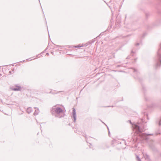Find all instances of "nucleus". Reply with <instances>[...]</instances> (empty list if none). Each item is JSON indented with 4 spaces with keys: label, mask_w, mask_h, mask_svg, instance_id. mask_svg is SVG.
<instances>
[{
    "label": "nucleus",
    "mask_w": 161,
    "mask_h": 161,
    "mask_svg": "<svg viewBox=\"0 0 161 161\" xmlns=\"http://www.w3.org/2000/svg\"><path fill=\"white\" fill-rule=\"evenodd\" d=\"M51 112L53 115L59 118H61L64 116V113L63 110L61 108L56 106L53 107Z\"/></svg>",
    "instance_id": "f257e3e1"
},
{
    "label": "nucleus",
    "mask_w": 161,
    "mask_h": 161,
    "mask_svg": "<svg viewBox=\"0 0 161 161\" xmlns=\"http://www.w3.org/2000/svg\"><path fill=\"white\" fill-rule=\"evenodd\" d=\"M132 127L134 130H135L137 134H138L139 136H140L143 139H147V136L152 135V134H147L145 133H143L142 132L140 128V127L138 125L135 124L132 125Z\"/></svg>",
    "instance_id": "f03ea898"
},
{
    "label": "nucleus",
    "mask_w": 161,
    "mask_h": 161,
    "mask_svg": "<svg viewBox=\"0 0 161 161\" xmlns=\"http://www.w3.org/2000/svg\"><path fill=\"white\" fill-rule=\"evenodd\" d=\"M156 62V68L159 67L161 64V44L160 45V48L157 53V56L155 59Z\"/></svg>",
    "instance_id": "7ed1b4c3"
},
{
    "label": "nucleus",
    "mask_w": 161,
    "mask_h": 161,
    "mask_svg": "<svg viewBox=\"0 0 161 161\" xmlns=\"http://www.w3.org/2000/svg\"><path fill=\"white\" fill-rule=\"evenodd\" d=\"M72 117L73 118V121L75 122L76 120V111L75 108H73Z\"/></svg>",
    "instance_id": "20e7f679"
},
{
    "label": "nucleus",
    "mask_w": 161,
    "mask_h": 161,
    "mask_svg": "<svg viewBox=\"0 0 161 161\" xmlns=\"http://www.w3.org/2000/svg\"><path fill=\"white\" fill-rule=\"evenodd\" d=\"M12 90L14 91H20L21 89V88L20 86H17V85L15 87H12L11 88Z\"/></svg>",
    "instance_id": "39448f33"
},
{
    "label": "nucleus",
    "mask_w": 161,
    "mask_h": 161,
    "mask_svg": "<svg viewBox=\"0 0 161 161\" xmlns=\"http://www.w3.org/2000/svg\"><path fill=\"white\" fill-rule=\"evenodd\" d=\"M143 156H144V159H145L146 161H149V156L147 154L142 153Z\"/></svg>",
    "instance_id": "423d86ee"
},
{
    "label": "nucleus",
    "mask_w": 161,
    "mask_h": 161,
    "mask_svg": "<svg viewBox=\"0 0 161 161\" xmlns=\"http://www.w3.org/2000/svg\"><path fill=\"white\" fill-rule=\"evenodd\" d=\"M32 111V109L31 107H29L27 109V112L28 114H30Z\"/></svg>",
    "instance_id": "0eeeda50"
},
{
    "label": "nucleus",
    "mask_w": 161,
    "mask_h": 161,
    "mask_svg": "<svg viewBox=\"0 0 161 161\" xmlns=\"http://www.w3.org/2000/svg\"><path fill=\"white\" fill-rule=\"evenodd\" d=\"M39 112V109L38 108L36 109L35 112L34 113V115H37Z\"/></svg>",
    "instance_id": "6e6552de"
},
{
    "label": "nucleus",
    "mask_w": 161,
    "mask_h": 161,
    "mask_svg": "<svg viewBox=\"0 0 161 161\" xmlns=\"http://www.w3.org/2000/svg\"><path fill=\"white\" fill-rule=\"evenodd\" d=\"M136 158L137 160L138 161H141L140 158H139V157L138 156H137V155L136 156Z\"/></svg>",
    "instance_id": "1a4fd4ad"
},
{
    "label": "nucleus",
    "mask_w": 161,
    "mask_h": 161,
    "mask_svg": "<svg viewBox=\"0 0 161 161\" xmlns=\"http://www.w3.org/2000/svg\"><path fill=\"white\" fill-rule=\"evenodd\" d=\"M82 46H80V44L78 46H74V47H82Z\"/></svg>",
    "instance_id": "9d476101"
},
{
    "label": "nucleus",
    "mask_w": 161,
    "mask_h": 161,
    "mask_svg": "<svg viewBox=\"0 0 161 161\" xmlns=\"http://www.w3.org/2000/svg\"><path fill=\"white\" fill-rule=\"evenodd\" d=\"M31 58H29L27 59V60L28 61H30L31 60H32L36 58H34L32 59H31Z\"/></svg>",
    "instance_id": "9b49d317"
},
{
    "label": "nucleus",
    "mask_w": 161,
    "mask_h": 161,
    "mask_svg": "<svg viewBox=\"0 0 161 161\" xmlns=\"http://www.w3.org/2000/svg\"><path fill=\"white\" fill-rule=\"evenodd\" d=\"M134 72L136 74H137V70L135 69H134Z\"/></svg>",
    "instance_id": "f8f14e48"
},
{
    "label": "nucleus",
    "mask_w": 161,
    "mask_h": 161,
    "mask_svg": "<svg viewBox=\"0 0 161 161\" xmlns=\"http://www.w3.org/2000/svg\"><path fill=\"white\" fill-rule=\"evenodd\" d=\"M159 125H161V120H160L159 122Z\"/></svg>",
    "instance_id": "ddd939ff"
},
{
    "label": "nucleus",
    "mask_w": 161,
    "mask_h": 161,
    "mask_svg": "<svg viewBox=\"0 0 161 161\" xmlns=\"http://www.w3.org/2000/svg\"><path fill=\"white\" fill-rule=\"evenodd\" d=\"M139 45V43H136V46H138V45Z\"/></svg>",
    "instance_id": "4468645a"
},
{
    "label": "nucleus",
    "mask_w": 161,
    "mask_h": 161,
    "mask_svg": "<svg viewBox=\"0 0 161 161\" xmlns=\"http://www.w3.org/2000/svg\"><path fill=\"white\" fill-rule=\"evenodd\" d=\"M107 128H108V131H109V133H108V134H109H109H110V132H109V129H108V127H107Z\"/></svg>",
    "instance_id": "2eb2a0df"
},
{
    "label": "nucleus",
    "mask_w": 161,
    "mask_h": 161,
    "mask_svg": "<svg viewBox=\"0 0 161 161\" xmlns=\"http://www.w3.org/2000/svg\"><path fill=\"white\" fill-rule=\"evenodd\" d=\"M46 54H47V55H49V53H46Z\"/></svg>",
    "instance_id": "dca6fc26"
},
{
    "label": "nucleus",
    "mask_w": 161,
    "mask_h": 161,
    "mask_svg": "<svg viewBox=\"0 0 161 161\" xmlns=\"http://www.w3.org/2000/svg\"><path fill=\"white\" fill-rule=\"evenodd\" d=\"M9 73H10V74L11 73V71H9Z\"/></svg>",
    "instance_id": "f3484780"
},
{
    "label": "nucleus",
    "mask_w": 161,
    "mask_h": 161,
    "mask_svg": "<svg viewBox=\"0 0 161 161\" xmlns=\"http://www.w3.org/2000/svg\"><path fill=\"white\" fill-rule=\"evenodd\" d=\"M38 55H37L36 57H38Z\"/></svg>",
    "instance_id": "a211bd4d"
},
{
    "label": "nucleus",
    "mask_w": 161,
    "mask_h": 161,
    "mask_svg": "<svg viewBox=\"0 0 161 161\" xmlns=\"http://www.w3.org/2000/svg\"><path fill=\"white\" fill-rule=\"evenodd\" d=\"M117 22H116V25H117Z\"/></svg>",
    "instance_id": "6ab92c4d"
},
{
    "label": "nucleus",
    "mask_w": 161,
    "mask_h": 161,
    "mask_svg": "<svg viewBox=\"0 0 161 161\" xmlns=\"http://www.w3.org/2000/svg\"><path fill=\"white\" fill-rule=\"evenodd\" d=\"M130 123L131 124V121H130Z\"/></svg>",
    "instance_id": "aec40b11"
},
{
    "label": "nucleus",
    "mask_w": 161,
    "mask_h": 161,
    "mask_svg": "<svg viewBox=\"0 0 161 161\" xmlns=\"http://www.w3.org/2000/svg\"><path fill=\"white\" fill-rule=\"evenodd\" d=\"M138 139V138H137V139H136V140H137Z\"/></svg>",
    "instance_id": "412c9836"
}]
</instances>
